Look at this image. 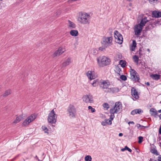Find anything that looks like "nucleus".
<instances>
[{
  "mask_svg": "<svg viewBox=\"0 0 161 161\" xmlns=\"http://www.w3.org/2000/svg\"><path fill=\"white\" fill-rule=\"evenodd\" d=\"M91 17L89 14L86 13H82L78 18V21L80 24H89L90 22Z\"/></svg>",
  "mask_w": 161,
  "mask_h": 161,
  "instance_id": "obj_1",
  "label": "nucleus"
},
{
  "mask_svg": "<svg viewBox=\"0 0 161 161\" xmlns=\"http://www.w3.org/2000/svg\"><path fill=\"white\" fill-rule=\"evenodd\" d=\"M97 60L99 65L101 67L109 65L111 62L110 59L105 56L100 57L97 58Z\"/></svg>",
  "mask_w": 161,
  "mask_h": 161,
  "instance_id": "obj_2",
  "label": "nucleus"
},
{
  "mask_svg": "<svg viewBox=\"0 0 161 161\" xmlns=\"http://www.w3.org/2000/svg\"><path fill=\"white\" fill-rule=\"evenodd\" d=\"M57 115L55 113L54 109L52 110L49 114L47 120L51 124H55L57 121Z\"/></svg>",
  "mask_w": 161,
  "mask_h": 161,
  "instance_id": "obj_3",
  "label": "nucleus"
},
{
  "mask_svg": "<svg viewBox=\"0 0 161 161\" xmlns=\"http://www.w3.org/2000/svg\"><path fill=\"white\" fill-rule=\"evenodd\" d=\"M130 79L133 81L140 82V78L139 75L136 71L134 69H130Z\"/></svg>",
  "mask_w": 161,
  "mask_h": 161,
  "instance_id": "obj_4",
  "label": "nucleus"
},
{
  "mask_svg": "<svg viewBox=\"0 0 161 161\" xmlns=\"http://www.w3.org/2000/svg\"><path fill=\"white\" fill-rule=\"evenodd\" d=\"M114 35L115 42L119 44H121L123 42V38L121 35L116 30L114 31Z\"/></svg>",
  "mask_w": 161,
  "mask_h": 161,
  "instance_id": "obj_5",
  "label": "nucleus"
},
{
  "mask_svg": "<svg viewBox=\"0 0 161 161\" xmlns=\"http://www.w3.org/2000/svg\"><path fill=\"white\" fill-rule=\"evenodd\" d=\"M113 37L112 36L104 38L102 42V45L105 47L109 46L112 42Z\"/></svg>",
  "mask_w": 161,
  "mask_h": 161,
  "instance_id": "obj_6",
  "label": "nucleus"
},
{
  "mask_svg": "<svg viewBox=\"0 0 161 161\" xmlns=\"http://www.w3.org/2000/svg\"><path fill=\"white\" fill-rule=\"evenodd\" d=\"M68 111L70 118L75 117L76 113V110L74 106L71 105H69L68 109Z\"/></svg>",
  "mask_w": 161,
  "mask_h": 161,
  "instance_id": "obj_7",
  "label": "nucleus"
},
{
  "mask_svg": "<svg viewBox=\"0 0 161 161\" xmlns=\"http://www.w3.org/2000/svg\"><path fill=\"white\" fill-rule=\"evenodd\" d=\"M110 84L109 82L106 80H103L101 81L100 84V87L105 92V91H107Z\"/></svg>",
  "mask_w": 161,
  "mask_h": 161,
  "instance_id": "obj_8",
  "label": "nucleus"
},
{
  "mask_svg": "<svg viewBox=\"0 0 161 161\" xmlns=\"http://www.w3.org/2000/svg\"><path fill=\"white\" fill-rule=\"evenodd\" d=\"M83 100L86 103H93V97L92 95H86L83 96L82 97Z\"/></svg>",
  "mask_w": 161,
  "mask_h": 161,
  "instance_id": "obj_9",
  "label": "nucleus"
},
{
  "mask_svg": "<svg viewBox=\"0 0 161 161\" xmlns=\"http://www.w3.org/2000/svg\"><path fill=\"white\" fill-rule=\"evenodd\" d=\"M142 27H143L140 25L138 24L136 25L134 28L135 35L137 36L140 35Z\"/></svg>",
  "mask_w": 161,
  "mask_h": 161,
  "instance_id": "obj_10",
  "label": "nucleus"
},
{
  "mask_svg": "<svg viewBox=\"0 0 161 161\" xmlns=\"http://www.w3.org/2000/svg\"><path fill=\"white\" fill-rule=\"evenodd\" d=\"M122 108V105L121 103L117 102L115 103L114 107L110 109H113L114 113H117L119 111L120 109Z\"/></svg>",
  "mask_w": 161,
  "mask_h": 161,
  "instance_id": "obj_11",
  "label": "nucleus"
},
{
  "mask_svg": "<svg viewBox=\"0 0 161 161\" xmlns=\"http://www.w3.org/2000/svg\"><path fill=\"white\" fill-rule=\"evenodd\" d=\"M36 118V116L35 115H31V116L28 117L27 119L24 121L23 123V125H25L29 124V123L34 120Z\"/></svg>",
  "mask_w": 161,
  "mask_h": 161,
  "instance_id": "obj_12",
  "label": "nucleus"
},
{
  "mask_svg": "<svg viewBox=\"0 0 161 161\" xmlns=\"http://www.w3.org/2000/svg\"><path fill=\"white\" fill-rule=\"evenodd\" d=\"M87 76L91 80L94 79L96 78L95 72L93 71H89L87 73Z\"/></svg>",
  "mask_w": 161,
  "mask_h": 161,
  "instance_id": "obj_13",
  "label": "nucleus"
},
{
  "mask_svg": "<svg viewBox=\"0 0 161 161\" xmlns=\"http://www.w3.org/2000/svg\"><path fill=\"white\" fill-rule=\"evenodd\" d=\"M131 92L132 96L136 99L139 98L138 92L135 88L132 87L131 90Z\"/></svg>",
  "mask_w": 161,
  "mask_h": 161,
  "instance_id": "obj_14",
  "label": "nucleus"
},
{
  "mask_svg": "<svg viewBox=\"0 0 161 161\" xmlns=\"http://www.w3.org/2000/svg\"><path fill=\"white\" fill-rule=\"evenodd\" d=\"M119 91V89L117 87H112L108 88L107 91H105L106 92L112 93H115Z\"/></svg>",
  "mask_w": 161,
  "mask_h": 161,
  "instance_id": "obj_15",
  "label": "nucleus"
},
{
  "mask_svg": "<svg viewBox=\"0 0 161 161\" xmlns=\"http://www.w3.org/2000/svg\"><path fill=\"white\" fill-rule=\"evenodd\" d=\"M71 63V58L70 57H68L66 59L65 61L62 63V67H65L69 65Z\"/></svg>",
  "mask_w": 161,
  "mask_h": 161,
  "instance_id": "obj_16",
  "label": "nucleus"
},
{
  "mask_svg": "<svg viewBox=\"0 0 161 161\" xmlns=\"http://www.w3.org/2000/svg\"><path fill=\"white\" fill-rule=\"evenodd\" d=\"M153 17L158 18L161 17V11H153L152 13Z\"/></svg>",
  "mask_w": 161,
  "mask_h": 161,
  "instance_id": "obj_17",
  "label": "nucleus"
},
{
  "mask_svg": "<svg viewBox=\"0 0 161 161\" xmlns=\"http://www.w3.org/2000/svg\"><path fill=\"white\" fill-rule=\"evenodd\" d=\"M160 75L157 74H152L150 75V77L153 80H158L160 78Z\"/></svg>",
  "mask_w": 161,
  "mask_h": 161,
  "instance_id": "obj_18",
  "label": "nucleus"
},
{
  "mask_svg": "<svg viewBox=\"0 0 161 161\" xmlns=\"http://www.w3.org/2000/svg\"><path fill=\"white\" fill-rule=\"evenodd\" d=\"M148 21V20L147 19V18H144L142 19L140 23L139 24L140 25L142 26L143 27Z\"/></svg>",
  "mask_w": 161,
  "mask_h": 161,
  "instance_id": "obj_19",
  "label": "nucleus"
},
{
  "mask_svg": "<svg viewBox=\"0 0 161 161\" xmlns=\"http://www.w3.org/2000/svg\"><path fill=\"white\" fill-rule=\"evenodd\" d=\"M69 28L70 29L75 28L76 27L75 24L73 22L69 20L68 21Z\"/></svg>",
  "mask_w": 161,
  "mask_h": 161,
  "instance_id": "obj_20",
  "label": "nucleus"
},
{
  "mask_svg": "<svg viewBox=\"0 0 161 161\" xmlns=\"http://www.w3.org/2000/svg\"><path fill=\"white\" fill-rule=\"evenodd\" d=\"M70 34L73 36H76L78 35V32L77 30H71L70 32Z\"/></svg>",
  "mask_w": 161,
  "mask_h": 161,
  "instance_id": "obj_21",
  "label": "nucleus"
},
{
  "mask_svg": "<svg viewBox=\"0 0 161 161\" xmlns=\"http://www.w3.org/2000/svg\"><path fill=\"white\" fill-rule=\"evenodd\" d=\"M150 114L152 116H155L157 115L156 110L154 108H151L150 110Z\"/></svg>",
  "mask_w": 161,
  "mask_h": 161,
  "instance_id": "obj_22",
  "label": "nucleus"
},
{
  "mask_svg": "<svg viewBox=\"0 0 161 161\" xmlns=\"http://www.w3.org/2000/svg\"><path fill=\"white\" fill-rule=\"evenodd\" d=\"M23 119V118L22 116L20 115L16 117V119L14 121L13 123L15 124H17L19 122L20 120H22Z\"/></svg>",
  "mask_w": 161,
  "mask_h": 161,
  "instance_id": "obj_23",
  "label": "nucleus"
},
{
  "mask_svg": "<svg viewBox=\"0 0 161 161\" xmlns=\"http://www.w3.org/2000/svg\"><path fill=\"white\" fill-rule=\"evenodd\" d=\"M11 92V91L10 89H8L4 93L3 95V97H6L10 95Z\"/></svg>",
  "mask_w": 161,
  "mask_h": 161,
  "instance_id": "obj_24",
  "label": "nucleus"
},
{
  "mask_svg": "<svg viewBox=\"0 0 161 161\" xmlns=\"http://www.w3.org/2000/svg\"><path fill=\"white\" fill-rule=\"evenodd\" d=\"M109 112L111 114L110 116V120L112 121L114 117V114L115 113H114V110L112 109H110Z\"/></svg>",
  "mask_w": 161,
  "mask_h": 161,
  "instance_id": "obj_25",
  "label": "nucleus"
},
{
  "mask_svg": "<svg viewBox=\"0 0 161 161\" xmlns=\"http://www.w3.org/2000/svg\"><path fill=\"white\" fill-rule=\"evenodd\" d=\"M133 58L134 62L137 64L138 63V61L139 60V59L138 57L136 55H134L133 57Z\"/></svg>",
  "mask_w": 161,
  "mask_h": 161,
  "instance_id": "obj_26",
  "label": "nucleus"
},
{
  "mask_svg": "<svg viewBox=\"0 0 161 161\" xmlns=\"http://www.w3.org/2000/svg\"><path fill=\"white\" fill-rule=\"evenodd\" d=\"M119 64L121 65L122 67L124 68L126 65V62L125 61L121 60L119 61Z\"/></svg>",
  "mask_w": 161,
  "mask_h": 161,
  "instance_id": "obj_27",
  "label": "nucleus"
},
{
  "mask_svg": "<svg viewBox=\"0 0 161 161\" xmlns=\"http://www.w3.org/2000/svg\"><path fill=\"white\" fill-rule=\"evenodd\" d=\"M154 22L155 26L161 25V19H157Z\"/></svg>",
  "mask_w": 161,
  "mask_h": 161,
  "instance_id": "obj_28",
  "label": "nucleus"
},
{
  "mask_svg": "<svg viewBox=\"0 0 161 161\" xmlns=\"http://www.w3.org/2000/svg\"><path fill=\"white\" fill-rule=\"evenodd\" d=\"M58 50L61 54L63 53L65 51V49L64 48H63L62 47H59Z\"/></svg>",
  "mask_w": 161,
  "mask_h": 161,
  "instance_id": "obj_29",
  "label": "nucleus"
},
{
  "mask_svg": "<svg viewBox=\"0 0 161 161\" xmlns=\"http://www.w3.org/2000/svg\"><path fill=\"white\" fill-rule=\"evenodd\" d=\"M125 150H127L130 152H132V150L127 146H125L124 148H122L121 149V151L122 152H124Z\"/></svg>",
  "mask_w": 161,
  "mask_h": 161,
  "instance_id": "obj_30",
  "label": "nucleus"
},
{
  "mask_svg": "<svg viewBox=\"0 0 161 161\" xmlns=\"http://www.w3.org/2000/svg\"><path fill=\"white\" fill-rule=\"evenodd\" d=\"M92 158L90 155H87L85 157V161H91Z\"/></svg>",
  "mask_w": 161,
  "mask_h": 161,
  "instance_id": "obj_31",
  "label": "nucleus"
},
{
  "mask_svg": "<svg viewBox=\"0 0 161 161\" xmlns=\"http://www.w3.org/2000/svg\"><path fill=\"white\" fill-rule=\"evenodd\" d=\"M61 54L59 52H58V51L57 50L53 54V57H55L56 56H59Z\"/></svg>",
  "mask_w": 161,
  "mask_h": 161,
  "instance_id": "obj_32",
  "label": "nucleus"
},
{
  "mask_svg": "<svg viewBox=\"0 0 161 161\" xmlns=\"http://www.w3.org/2000/svg\"><path fill=\"white\" fill-rule=\"evenodd\" d=\"M42 129L44 131V132L45 133H46L47 134H48V130L47 129V127H46V126H42Z\"/></svg>",
  "mask_w": 161,
  "mask_h": 161,
  "instance_id": "obj_33",
  "label": "nucleus"
},
{
  "mask_svg": "<svg viewBox=\"0 0 161 161\" xmlns=\"http://www.w3.org/2000/svg\"><path fill=\"white\" fill-rule=\"evenodd\" d=\"M98 83V81L97 80H94L93 82L92 83V85L94 86H96L97 85V84Z\"/></svg>",
  "mask_w": 161,
  "mask_h": 161,
  "instance_id": "obj_34",
  "label": "nucleus"
},
{
  "mask_svg": "<svg viewBox=\"0 0 161 161\" xmlns=\"http://www.w3.org/2000/svg\"><path fill=\"white\" fill-rule=\"evenodd\" d=\"M103 107L104 108H105V109L107 110L109 108V105L107 103H104L103 104Z\"/></svg>",
  "mask_w": 161,
  "mask_h": 161,
  "instance_id": "obj_35",
  "label": "nucleus"
},
{
  "mask_svg": "<svg viewBox=\"0 0 161 161\" xmlns=\"http://www.w3.org/2000/svg\"><path fill=\"white\" fill-rule=\"evenodd\" d=\"M151 152L152 153L158 155V153L156 149L155 148H153L151 149Z\"/></svg>",
  "mask_w": 161,
  "mask_h": 161,
  "instance_id": "obj_36",
  "label": "nucleus"
},
{
  "mask_svg": "<svg viewBox=\"0 0 161 161\" xmlns=\"http://www.w3.org/2000/svg\"><path fill=\"white\" fill-rule=\"evenodd\" d=\"M120 78L121 79L124 81H125L127 80L126 77V76L124 75H121L120 76Z\"/></svg>",
  "mask_w": 161,
  "mask_h": 161,
  "instance_id": "obj_37",
  "label": "nucleus"
},
{
  "mask_svg": "<svg viewBox=\"0 0 161 161\" xmlns=\"http://www.w3.org/2000/svg\"><path fill=\"white\" fill-rule=\"evenodd\" d=\"M143 137L140 136L138 137V143H141L143 141Z\"/></svg>",
  "mask_w": 161,
  "mask_h": 161,
  "instance_id": "obj_38",
  "label": "nucleus"
},
{
  "mask_svg": "<svg viewBox=\"0 0 161 161\" xmlns=\"http://www.w3.org/2000/svg\"><path fill=\"white\" fill-rule=\"evenodd\" d=\"M137 114V109H134L132 110L131 112V114L133 115H134L135 114Z\"/></svg>",
  "mask_w": 161,
  "mask_h": 161,
  "instance_id": "obj_39",
  "label": "nucleus"
},
{
  "mask_svg": "<svg viewBox=\"0 0 161 161\" xmlns=\"http://www.w3.org/2000/svg\"><path fill=\"white\" fill-rule=\"evenodd\" d=\"M130 45L136 47V41L133 40L132 44Z\"/></svg>",
  "mask_w": 161,
  "mask_h": 161,
  "instance_id": "obj_40",
  "label": "nucleus"
},
{
  "mask_svg": "<svg viewBox=\"0 0 161 161\" xmlns=\"http://www.w3.org/2000/svg\"><path fill=\"white\" fill-rule=\"evenodd\" d=\"M105 123L106 124L110 125L112 124V121L110 119H108L106 120Z\"/></svg>",
  "mask_w": 161,
  "mask_h": 161,
  "instance_id": "obj_41",
  "label": "nucleus"
},
{
  "mask_svg": "<svg viewBox=\"0 0 161 161\" xmlns=\"http://www.w3.org/2000/svg\"><path fill=\"white\" fill-rule=\"evenodd\" d=\"M105 48L106 47L103 45V47H101L99 48V49L101 51H104L105 50Z\"/></svg>",
  "mask_w": 161,
  "mask_h": 161,
  "instance_id": "obj_42",
  "label": "nucleus"
},
{
  "mask_svg": "<svg viewBox=\"0 0 161 161\" xmlns=\"http://www.w3.org/2000/svg\"><path fill=\"white\" fill-rule=\"evenodd\" d=\"M137 114H141V113H142L143 112V111L141 110V109H137Z\"/></svg>",
  "mask_w": 161,
  "mask_h": 161,
  "instance_id": "obj_43",
  "label": "nucleus"
},
{
  "mask_svg": "<svg viewBox=\"0 0 161 161\" xmlns=\"http://www.w3.org/2000/svg\"><path fill=\"white\" fill-rule=\"evenodd\" d=\"M136 47L132 46H130V49L131 51H134L135 50Z\"/></svg>",
  "mask_w": 161,
  "mask_h": 161,
  "instance_id": "obj_44",
  "label": "nucleus"
},
{
  "mask_svg": "<svg viewBox=\"0 0 161 161\" xmlns=\"http://www.w3.org/2000/svg\"><path fill=\"white\" fill-rule=\"evenodd\" d=\"M116 69L117 70L119 71L118 74L120 75V72L121 71V69L120 68H119V66H117L116 67Z\"/></svg>",
  "mask_w": 161,
  "mask_h": 161,
  "instance_id": "obj_45",
  "label": "nucleus"
},
{
  "mask_svg": "<svg viewBox=\"0 0 161 161\" xmlns=\"http://www.w3.org/2000/svg\"><path fill=\"white\" fill-rule=\"evenodd\" d=\"M147 127V126H144L141 125V126L140 127V129H145V128H146Z\"/></svg>",
  "mask_w": 161,
  "mask_h": 161,
  "instance_id": "obj_46",
  "label": "nucleus"
},
{
  "mask_svg": "<svg viewBox=\"0 0 161 161\" xmlns=\"http://www.w3.org/2000/svg\"><path fill=\"white\" fill-rule=\"evenodd\" d=\"M141 126V125L139 124H137L136 125V127L138 129H140V127Z\"/></svg>",
  "mask_w": 161,
  "mask_h": 161,
  "instance_id": "obj_47",
  "label": "nucleus"
},
{
  "mask_svg": "<svg viewBox=\"0 0 161 161\" xmlns=\"http://www.w3.org/2000/svg\"><path fill=\"white\" fill-rule=\"evenodd\" d=\"M158 161H161V155H159L158 157Z\"/></svg>",
  "mask_w": 161,
  "mask_h": 161,
  "instance_id": "obj_48",
  "label": "nucleus"
},
{
  "mask_svg": "<svg viewBox=\"0 0 161 161\" xmlns=\"http://www.w3.org/2000/svg\"><path fill=\"white\" fill-rule=\"evenodd\" d=\"M91 109V112L92 113L94 112L95 111V110L94 108H92Z\"/></svg>",
  "mask_w": 161,
  "mask_h": 161,
  "instance_id": "obj_49",
  "label": "nucleus"
},
{
  "mask_svg": "<svg viewBox=\"0 0 161 161\" xmlns=\"http://www.w3.org/2000/svg\"><path fill=\"white\" fill-rule=\"evenodd\" d=\"M128 124H134V122L133 121H130L128 123Z\"/></svg>",
  "mask_w": 161,
  "mask_h": 161,
  "instance_id": "obj_50",
  "label": "nucleus"
},
{
  "mask_svg": "<svg viewBox=\"0 0 161 161\" xmlns=\"http://www.w3.org/2000/svg\"><path fill=\"white\" fill-rule=\"evenodd\" d=\"M106 123H105V122H102V125L103 126L105 125H106Z\"/></svg>",
  "mask_w": 161,
  "mask_h": 161,
  "instance_id": "obj_51",
  "label": "nucleus"
},
{
  "mask_svg": "<svg viewBox=\"0 0 161 161\" xmlns=\"http://www.w3.org/2000/svg\"><path fill=\"white\" fill-rule=\"evenodd\" d=\"M145 84L148 86H150V83L149 82H146Z\"/></svg>",
  "mask_w": 161,
  "mask_h": 161,
  "instance_id": "obj_52",
  "label": "nucleus"
},
{
  "mask_svg": "<svg viewBox=\"0 0 161 161\" xmlns=\"http://www.w3.org/2000/svg\"><path fill=\"white\" fill-rule=\"evenodd\" d=\"M123 135V134L122 133H119V136H121Z\"/></svg>",
  "mask_w": 161,
  "mask_h": 161,
  "instance_id": "obj_53",
  "label": "nucleus"
},
{
  "mask_svg": "<svg viewBox=\"0 0 161 161\" xmlns=\"http://www.w3.org/2000/svg\"><path fill=\"white\" fill-rule=\"evenodd\" d=\"M88 108L89 109H91L92 108V106H89L88 107Z\"/></svg>",
  "mask_w": 161,
  "mask_h": 161,
  "instance_id": "obj_54",
  "label": "nucleus"
},
{
  "mask_svg": "<svg viewBox=\"0 0 161 161\" xmlns=\"http://www.w3.org/2000/svg\"><path fill=\"white\" fill-rule=\"evenodd\" d=\"M148 0L150 2H153L155 0Z\"/></svg>",
  "mask_w": 161,
  "mask_h": 161,
  "instance_id": "obj_55",
  "label": "nucleus"
},
{
  "mask_svg": "<svg viewBox=\"0 0 161 161\" xmlns=\"http://www.w3.org/2000/svg\"><path fill=\"white\" fill-rule=\"evenodd\" d=\"M158 112L159 113H161V109L159 110H158Z\"/></svg>",
  "mask_w": 161,
  "mask_h": 161,
  "instance_id": "obj_56",
  "label": "nucleus"
},
{
  "mask_svg": "<svg viewBox=\"0 0 161 161\" xmlns=\"http://www.w3.org/2000/svg\"><path fill=\"white\" fill-rule=\"evenodd\" d=\"M71 0L72 1H77V0Z\"/></svg>",
  "mask_w": 161,
  "mask_h": 161,
  "instance_id": "obj_57",
  "label": "nucleus"
},
{
  "mask_svg": "<svg viewBox=\"0 0 161 161\" xmlns=\"http://www.w3.org/2000/svg\"><path fill=\"white\" fill-rule=\"evenodd\" d=\"M147 50H148V51H150V50H149V49H147Z\"/></svg>",
  "mask_w": 161,
  "mask_h": 161,
  "instance_id": "obj_58",
  "label": "nucleus"
},
{
  "mask_svg": "<svg viewBox=\"0 0 161 161\" xmlns=\"http://www.w3.org/2000/svg\"><path fill=\"white\" fill-rule=\"evenodd\" d=\"M36 158H37V156H36Z\"/></svg>",
  "mask_w": 161,
  "mask_h": 161,
  "instance_id": "obj_59",
  "label": "nucleus"
},
{
  "mask_svg": "<svg viewBox=\"0 0 161 161\" xmlns=\"http://www.w3.org/2000/svg\"><path fill=\"white\" fill-rule=\"evenodd\" d=\"M160 115H161V114H160Z\"/></svg>",
  "mask_w": 161,
  "mask_h": 161,
  "instance_id": "obj_60",
  "label": "nucleus"
},
{
  "mask_svg": "<svg viewBox=\"0 0 161 161\" xmlns=\"http://www.w3.org/2000/svg\"><path fill=\"white\" fill-rule=\"evenodd\" d=\"M160 116H161V115H160Z\"/></svg>",
  "mask_w": 161,
  "mask_h": 161,
  "instance_id": "obj_61",
  "label": "nucleus"
}]
</instances>
